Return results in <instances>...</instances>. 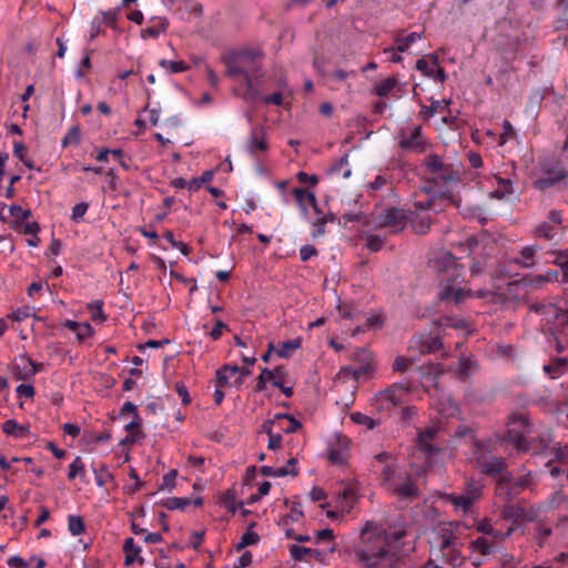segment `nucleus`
<instances>
[{
	"mask_svg": "<svg viewBox=\"0 0 568 568\" xmlns=\"http://www.w3.org/2000/svg\"><path fill=\"white\" fill-rule=\"evenodd\" d=\"M302 346V339L296 337L294 339H288L278 345L276 349V354L281 358H290L293 352L297 351Z\"/></svg>",
	"mask_w": 568,
	"mask_h": 568,
	"instance_id": "nucleus-35",
	"label": "nucleus"
},
{
	"mask_svg": "<svg viewBox=\"0 0 568 568\" xmlns=\"http://www.w3.org/2000/svg\"><path fill=\"white\" fill-rule=\"evenodd\" d=\"M339 314L343 318H357L361 312L354 307L353 305L345 304L343 306H338Z\"/></svg>",
	"mask_w": 568,
	"mask_h": 568,
	"instance_id": "nucleus-64",
	"label": "nucleus"
},
{
	"mask_svg": "<svg viewBox=\"0 0 568 568\" xmlns=\"http://www.w3.org/2000/svg\"><path fill=\"white\" fill-rule=\"evenodd\" d=\"M398 146L404 151L425 153L427 150V140L423 135L422 126L417 125L407 136L403 131L399 134Z\"/></svg>",
	"mask_w": 568,
	"mask_h": 568,
	"instance_id": "nucleus-13",
	"label": "nucleus"
},
{
	"mask_svg": "<svg viewBox=\"0 0 568 568\" xmlns=\"http://www.w3.org/2000/svg\"><path fill=\"white\" fill-rule=\"evenodd\" d=\"M126 416H132V420L123 425L124 429L128 432V435L121 440L122 445L133 443L135 438L132 434V429L140 427L138 407L131 402H125L123 404L116 419L122 420L125 419Z\"/></svg>",
	"mask_w": 568,
	"mask_h": 568,
	"instance_id": "nucleus-16",
	"label": "nucleus"
},
{
	"mask_svg": "<svg viewBox=\"0 0 568 568\" xmlns=\"http://www.w3.org/2000/svg\"><path fill=\"white\" fill-rule=\"evenodd\" d=\"M404 473H398L396 467L392 465H385L381 471V485L388 491L390 488L403 478Z\"/></svg>",
	"mask_w": 568,
	"mask_h": 568,
	"instance_id": "nucleus-30",
	"label": "nucleus"
},
{
	"mask_svg": "<svg viewBox=\"0 0 568 568\" xmlns=\"http://www.w3.org/2000/svg\"><path fill=\"white\" fill-rule=\"evenodd\" d=\"M497 189H495L490 196L496 200H503L513 194V182L509 179L497 178Z\"/></svg>",
	"mask_w": 568,
	"mask_h": 568,
	"instance_id": "nucleus-36",
	"label": "nucleus"
},
{
	"mask_svg": "<svg viewBox=\"0 0 568 568\" xmlns=\"http://www.w3.org/2000/svg\"><path fill=\"white\" fill-rule=\"evenodd\" d=\"M547 222H550V224H552V226H556L557 229H559L560 231L564 232V226H562L564 213L561 210H556V209L550 210L548 212Z\"/></svg>",
	"mask_w": 568,
	"mask_h": 568,
	"instance_id": "nucleus-58",
	"label": "nucleus"
},
{
	"mask_svg": "<svg viewBox=\"0 0 568 568\" xmlns=\"http://www.w3.org/2000/svg\"><path fill=\"white\" fill-rule=\"evenodd\" d=\"M432 267L440 277L438 298L443 302L453 301L456 305L468 298L485 297L484 291L473 292L469 288L460 286L463 282L464 267L458 264L457 258L448 252L436 256L432 262Z\"/></svg>",
	"mask_w": 568,
	"mask_h": 568,
	"instance_id": "nucleus-1",
	"label": "nucleus"
},
{
	"mask_svg": "<svg viewBox=\"0 0 568 568\" xmlns=\"http://www.w3.org/2000/svg\"><path fill=\"white\" fill-rule=\"evenodd\" d=\"M328 175L342 174L344 179H348L352 175V170L348 166V154L345 153L339 158L332 166L327 170Z\"/></svg>",
	"mask_w": 568,
	"mask_h": 568,
	"instance_id": "nucleus-32",
	"label": "nucleus"
},
{
	"mask_svg": "<svg viewBox=\"0 0 568 568\" xmlns=\"http://www.w3.org/2000/svg\"><path fill=\"white\" fill-rule=\"evenodd\" d=\"M191 504L200 507L203 505V499L202 497H169L163 501V506L169 510H184Z\"/></svg>",
	"mask_w": 568,
	"mask_h": 568,
	"instance_id": "nucleus-24",
	"label": "nucleus"
},
{
	"mask_svg": "<svg viewBox=\"0 0 568 568\" xmlns=\"http://www.w3.org/2000/svg\"><path fill=\"white\" fill-rule=\"evenodd\" d=\"M507 426L506 439L514 445L516 450L524 447L526 436L532 433L529 416L523 413H514L509 416Z\"/></svg>",
	"mask_w": 568,
	"mask_h": 568,
	"instance_id": "nucleus-7",
	"label": "nucleus"
},
{
	"mask_svg": "<svg viewBox=\"0 0 568 568\" xmlns=\"http://www.w3.org/2000/svg\"><path fill=\"white\" fill-rule=\"evenodd\" d=\"M475 447L476 459L484 474L495 476L506 469L507 465L505 459L503 457L488 455L487 452H485L486 444L484 442H475Z\"/></svg>",
	"mask_w": 568,
	"mask_h": 568,
	"instance_id": "nucleus-10",
	"label": "nucleus"
},
{
	"mask_svg": "<svg viewBox=\"0 0 568 568\" xmlns=\"http://www.w3.org/2000/svg\"><path fill=\"white\" fill-rule=\"evenodd\" d=\"M178 476V470L171 469L168 474L162 477V481L159 485L160 489L172 490L175 487V479Z\"/></svg>",
	"mask_w": 568,
	"mask_h": 568,
	"instance_id": "nucleus-59",
	"label": "nucleus"
},
{
	"mask_svg": "<svg viewBox=\"0 0 568 568\" xmlns=\"http://www.w3.org/2000/svg\"><path fill=\"white\" fill-rule=\"evenodd\" d=\"M390 494L397 496L399 499L415 500L419 498L420 490L417 481L409 473H404L403 478L390 488Z\"/></svg>",
	"mask_w": 568,
	"mask_h": 568,
	"instance_id": "nucleus-14",
	"label": "nucleus"
},
{
	"mask_svg": "<svg viewBox=\"0 0 568 568\" xmlns=\"http://www.w3.org/2000/svg\"><path fill=\"white\" fill-rule=\"evenodd\" d=\"M538 251V245H527L518 251V256L514 258V263L523 268L534 267L536 264V254Z\"/></svg>",
	"mask_w": 568,
	"mask_h": 568,
	"instance_id": "nucleus-23",
	"label": "nucleus"
},
{
	"mask_svg": "<svg viewBox=\"0 0 568 568\" xmlns=\"http://www.w3.org/2000/svg\"><path fill=\"white\" fill-rule=\"evenodd\" d=\"M404 536L405 532L403 530H396L394 532H386L383 540L377 537L375 542L364 541L354 549L355 557L365 568H376L383 561L394 557L389 549L390 541H398Z\"/></svg>",
	"mask_w": 568,
	"mask_h": 568,
	"instance_id": "nucleus-3",
	"label": "nucleus"
},
{
	"mask_svg": "<svg viewBox=\"0 0 568 568\" xmlns=\"http://www.w3.org/2000/svg\"><path fill=\"white\" fill-rule=\"evenodd\" d=\"M561 233L562 231L556 226H552V224L547 221L540 222L535 226L532 231V234L536 239H542L546 241H556Z\"/></svg>",
	"mask_w": 568,
	"mask_h": 568,
	"instance_id": "nucleus-27",
	"label": "nucleus"
},
{
	"mask_svg": "<svg viewBox=\"0 0 568 568\" xmlns=\"http://www.w3.org/2000/svg\"><path fill=\"white\" fill-rule=\"evenodd\" d=\"M81 140V132L79 126L74 125L69 129L65 136L62 139V146L78 145Z\"/></svg>",
	"mask_w": 568,
	"mask_h": 568,
	"instance_id": "nucleus-52",
	"label": "nucleus"
},
{
	"mask_svg": "<svg viewBox=\"0 0 568 568\" xmlns=\"http://www.w3.org/2000/svg\"><path fill=\"white\" fill-rule=\"evenodd\" d=\"M566 328H568V311L560 307L558 314L550 323V332L551 334L565 335Z\"/></svg>",
	"mask_w": 568,
	"mask_h": 568,
	"instance_id": "nucleus-33",
	"label": "nucleus"
},
{
	"mask_svg": "<svg viewBox=\"0 0 568 568\" xmlns=\"http://www.w3.org/2000/svg\"><path fill=\"white\" fill-rule=\"evenodd\" d=\"M311 224L314 227V230L311 233L313 239L323 236L326 233V230H325L326 222L324 219V214H322L321 216H317L314 221H312Z\"/></svg>",
	"mask_w": 568,
	"mask_h": 568,
	"instance_id": "nucleus-57",
	"label": "nucleus"
},
{
	"mask_svg": "<svg viewBox=\"0 0 568 568\" xmlns=\"http://www.w3.org/2000/svg\"><path fill=\"white\" fill-rule=\"evenodd\" d=\"M449 101L446 100H436L432 101V104L429 106H423V113L426 118H432L435 115L438 109H444L446 105H448Z\"/></svg>",
	"mask_w": 568,
	"mask_h": 568,
	"instance_id": "nucleus-61",
	"label": "nucleus"
},
{
	"mask_svg": "<svg viewBox=\"0 0 568 568\" xmlns=\"http://www.w3.org/2000/svg\"><path fill=\"white\" fill-rule=\"evenodd\" d=\"M357 501V496L353 487H344L337 496L336 507L342 513H349Z\"/></svg>",
	"mask_w": 568,
	"mask_h": 568,
	"instance_id": "nucleus-26",
	"label": "nucleus"
},
{
	"mask_svg": "<svg viewBox=\"0 0 568 568\" xmlns=\"http://www.w3.org/2000/svg\"><path fill=\"white\" fill-rule=\"evenodd\" d=\"M160 65L165 69L169 68L171 73H181L189 69V65L182 60L169 61L163 59L160 61Z\"/></svg>",
	"mask_w": 568,
	"mask_h": 568,
	"instance_id": "nucleus-54",
	"label": "nucleus"
},
{
	"mask_svg": "<svg viewBox=\"0 0 568 568\" xmlns=\"http://www.w3.org/2000/svg\"><path fill=\"white\" fill-rule=\"evenodd\" d=\"M9 215L14 217L17 222H22L31 216L30 210H24L18 204H12L8 207Z\"/></svg>",
	"mask_w": 568,
	"mask_h": 568,
	"instance_id": "nucleus-53",
	"label": "nucleus"
},
{
	"mask_svg": "<svg viewBox=\"0 0 568 568\" xmlns=\"http://www.w3.org/2000/svg\"><path fill=\"white\" fill-rule=\"evenodd\" d=\"M268 150V142L266 139V131L263 125L253 126L246 142V151L256 156L261 152Z\"/></svg>",
	"mask_w": 568,
	"mask_h": 568,
	"instance_id": "nucleus-18",
	"label": "nucleus"
},
{
	"mask_svg": "<svg viewBox=\"0 0 568 568\" xmlns=\"http://www.w3.org/2000/svg\"><path fill=\"white\" fill-rule=\"evenodd\" d=\"M262 57V51L246 49L232 54L226 61L225 74L230 78L236 79L243 77L248 72L246 69L248 63H253L257 58Z\"/></svg>",
	"mask_w": 568,
	"mask_h": 568,
	"instance_id": "nucleus-9",
	"label": "nucleus"
},
{
	"mask_svg": "<svg viewBox=\"0 0 568 568\" xmlns=\"http://www.w3.org/2000/svg\"><path fill=\"white\" fill-rule=\"evenodd\" d=\"M386 239L378 234H368L366 236V247L372 252H378L383 248Z\"/></svg>",
	"mask_w": 568,
	"mask_h": 568,
	"instance_id": "nucleus-51",
	"label": "nucleus"
},
{
	"mask_svg": "<svg viewBox=\"0 0 568 568\" xmlns=\"http://www.w3.org/2000/svg\"><path fill=\"white\" fill-rule=\"evenodd\" d=\"M2 430L7 435L20 437L26 427L18 424L14 419H8L2 424Z\"/></svg>",
	"mask_w": 568,
	"mask_h": 568,
	"instance_id": "nucleus-50",
	"label": "nucleus"
},
{
	"mask_svg": "<svg viewBox=\"0 0 568 568\" xmlns=\"http://www.w3.org/2000/svg\"><path fill=\"white\" fill-rule=\"evenodd\" d=\"M550 459H554L556 463H559L561 466H568V446H555L551 447L549 455Z\"/></svg>",
	"mask_w": 568,
	"mask_h": 568,
	"instance_id": "nucleus-46",
	"label": "nucleus"
},
{
	"mask_svg": "<svg viewBox=\"0 0 568 568\" xmlns=\"http://www.w3.org/2000/svg\"><path fill=\"white\" fill-rule=\"evenodd\" d=\"M463 545L460 537L454 530V524H445L438 527L432 547V555L437 560L448 564L452 567H459L463 565L465 557L460 551Z\"/></svg>",
	"mask_w": 568,
	"mask_h": 568,
	"instance_id": "nucleus-2",
	"label": "nucleus"
},
{
	"mask_svg": "<svg viewBox=\"0 0 568 568\" xmlns=\"http://www.w3.org/2000/svg\"><path fill=\"white\" fill-rule=\"evenodd\" d=\"M83 474H84V464H83L81 457L78 456V457H75V459L71 463V465L69 467L68 479L72 480L77 476H81Z\"/></svg>",
	"mask_w": 568,
	"mask_h": 568,
	"instance_id": "nucleus-56",
	"label": "nucleus"
},
{
	"mask_svg": "<svg viewBox=\"0 0 568 568\" xmlns=\"http://www.w3.org/2000/svg\"><path fill=\"white\" fill-rule=\"evenodd\" d=\"M437 327H454V328H465L466 322L463 318H456L453 316H443L433 322Z\"/></svg>",
	"mask_w": 568,
	"mask_h": 568,
	"instance_id": "nucleus-45",
	"label": "nucleus"
},
{
	"mask_svg": "<svg viewBox=\"0 0 568 568\" xmlns=\"http://www.w3.org/2000/svg\"><path fill=\"white\" fill-rule=\"evenodd\" d=\"M483 487L475 480H469L460 494H445L444 499L454 506L456 511L467 513L480 499Z\"/></svg>",
	"mask_w": 568,
	"mask_h": 568,
	"instance_id": "nucleus-8",
	"label": "nucleus"
},
{
	"mask_svg": "<svg viewBox=\"0 0 568 568\" xmlns=\"http://www.w3.org/2000/svg\"><path fill=\"white\" fill-rule=\"evenodd\" d=\"M296 459L290 458L287 462V466L280 467V469H275L271 466H262L261 473L263 476L267 477H285L287 475L296 476L297 470L295 469Z\"/></svg>",
	"mask_w": 568,
	"mask_h": 568,
	"instance_id": "nucleus-28",
	"label": "nucleus"
},
{
	"mask_svg": "<svg viewBox=\"0 0 568 568\" xmlns=\"http://www.w3.org/2000/svg\"><path fill=\"white\" fill-rule=\"evenodd\" d=\"M552 534V529L550 526L545 524H537L535 527V540L538 542L540 547L544 546L546 539Z\"/></svg>",
	"mask_w": 568,
	"mask_h": 568,
	"instance_id": "nucleus-49",
	"label": "nucleus"
},
{
	"mask_svg": "<svg viewBox=\"0 0 568 568\" xmlns=\"http://www.w3.org/2000/svg\"><path fill=\"white\" fill-rule=\"evenodd\" d=\"M68 528L73 536H79L85 531V524L81 516L69 515Z\"/></svg>",
	"mask_w": 568,
	"mask_h": 568,
	"instance_id": "nucleus-44",
	"label": "nucleus"
},
{
	"mask_svg": "<svg viewBox=\"0 0 568 568\" xmlns=\"http://www.w3.org/2000/svg\"><path fill=\"white\" fill-rule=\"evenodd\" d=\"M349 418L353 423L357 425L365 426L367 429H374L379 423L374 418L361 413L354 412L349 415Z\"/></svg>",
	"mask_w": 568,
	"mask_h": 568,
	"instance_id": "nucleus-42",
	"label": "nucleus"
},
{
	"mask_svg": "<svg viewBox=\"0 0 568 568\" xmlns=\"http://www.w3.org/2000/svg\"><path fill=\"white\" fill-rule=\"evenodd\" d=\"M292 194L294 195L296 203L298 205L301 215L308 220V205L315 201V193L303 187H294L292 190Z\"/></svg>",
	"mask_w": 568,
	"mask_h": 568,
	"instance_id": "nucleus-22",
	"label": "nucleus"
},
{
	"mask_svg": "<svg viewBox=\"0 0 568 568\" xmlns=\"http://www.w3.org/2000/svg\"><path fill=\"white\" fill-rule=\"evenodd\" d=\"M422 168L425 172L433 174L432 178L427 179V184L423 187L428 194L434 193L437 186L448 185L458 180V173L454 170L453 165L444 163L436 153L428 154Z\"/></svg>",
	"mask_w": 568,
	"mask_h": 568,
	"instance_id": "nucleus-5",
	"label": "nucleus"
},
{
	"mask_svg": "<svg viewBox=\"0 0 568 568\" xmlns=\"http://www.w3.org/2000/svg\"><path fill=\"white\" fill-rule=\"evenodd\" d=\"M526 508L520 505H508L503 510V517L508 520H513L516 524L526 517Z\"/></svg>",
	"mask_w": 568,
	"mask_h": 568,
	"instance_id": "nucleus-39",
	"label": "nucleus"
},
{
	"mask_svg": "<svg viewBox=\"0 0 568 568\" xmlns=\"http://www.w3.org/2000/svg\"><path fill=\"white\" fill-rule=\"evenodd\" d=\"M476 529L481 534L493 537L494 540L505 539L509 537L515 530V528L511 526L508 527L506 531H500L493 526L489 519L486 518L477 523Z\"/></svg>",
	"mask_w": 568,
	"mask_h": 568,
	"instance_id": "nucleus-25",
	"label": "nucleus"
},
{
	"mask_svg": "<svg viewBox=\"0 0 568 568\" xmlns=\"http://www.w3.org/2000/svg\"><path fill=\"white\" fill-rule=\"evenodd\" d=\"M409 387L403 383H395L389 387L376 393L371 399V405L378 412H389L404 403Z\"/></svg>",
	"mask_w": 568,
	"mask_h": 568,
	"instance_id": "nucleus-6",
	"label": "nucleus"
},
{
	"mask_svg": "<svg viewBox=\"0 0 568 568\" xmlns=\"http://www.w3.org/2000/svg\"><path fill=\"white\" fill-rule=\"evenodd\" d=\"M432 220L428 215H416L412 220V227L417 234H426L430 229Z\"/></svg>",
	"mask_w": 568,
	"mask_h": 568,
	"instance_id": "nucleus-41",
	"label": "nucleus"
},
{
	"mask_svg": "<svg viewBox=\"0 0 568 568\" xmlns=\"http://www.w3.org/2000/svg\"><path fill=\"white\" fill-rule=\"evenodd\" d=\"M559 310H560V306L558 304H556V303H547L545 305V308L542 310V313H540L539 315H541L550 324L551 321L558 314Z\"/></svg>",
	"mask_w": 568,
	"mask_h": 568,
	"instance_id": "nucleus-62",
	"label": "nucleus"
},
{
	"mask_svg": "<svg viewBox=\"0 0 568 568\" xmlns=\"http://www.w3.org/2000/svg\"><path fill=\"white\" fill-rule=\"evenodd\" d=\"M151 26L144 28V38H158L161 33H163L168 26V20L162 17H153L151 20Z\"/></svg>",
	"mask_w": 568,
	"mask_h": 568,
	"instance_id": "nucleus-34",
	"label": "nucleus"
},
{
	"mask_svg": "<svg viewBox=\"0 0 568 568\" xmlns=\"http://www.w3.org/2000/svg\"><path fill=\"white\" fill-rule=\"evenodd\" d=\"M102 307L103 302L101 300H97L89 305L92 321L101 323L105 320Z\"/></svg>",
	"mask_w": 568,
	"mask_h": 568,
	"instance_id": "nucleus-55",
	"label": "nucleus"
},
{
	"mask_svg": "<svg viewBox=\"0 0 568 568\" xmlns=\"http://www.w3.org/2000/svg\"><path fill=\"white\" fill-rule=\"evenodd\" d=\"M407 224V215L403 209L387 207L376 217L377 227L390 229L392 233L400 232Z\"/></svg>",
	"mask_w": 568,
	"mask_h": 568,
	"instance_id": "nucleus-11",
	"label": "nucleus"
},
{
	"mask_svg": "<svg viewBox=\"0 0 568 568\" xmlns=\"http://www.w3.org/2000/svg\"><path fill=\"white\" fill-rule=\"evenodd\" d=\"M409 347L417 349L420 354H433L443 347V341L439 336L420 333L412 337Z\"/></svg>",
	"mask_w": 568,
	"mask_h": 568,
	"instance_id": "nucleus-15",
	"label": "nucleus"
},
{
	"mask_svg": "<svg viewBox=\"0 0 568 568\" xmlns=\"http://www.w3.org/2000/svg\"><path fill=\"white\" fill-rule=\"evenodd\" d=\"M290 556L294 561H310V559H314L317 562L323 564L327 557V554L317 548H308L300 545H291L288 547Z\"/></svg>",
	"mask_w": 568,
	"mask_h": 568,
	"instance_id": "nucleus-19",
	"label": "nucleus"
},
{
	"mask_svg": "<svg viewBox=\"0 0 568 568\" xmlns=\"http://www.w3.org/2000/svg\"><path fill=\"white\" fill-rule=\"evenodd\" d=\"M338 447L329 446L327 448V458L334 465H345L347 462L348 439L346 437H338Z\"/></svg>",
	"mask_w": 568,
	"mask_h": 568,
	"instance_id": "nucleus-21",
	"label": "nucleus"
},
{
	"mask_svg": "<svg viewBox=\"0 0 568 568\" xmlns=\"http://www.w3.org/2000/svg\"><path fill=\"white\" fill-rule=\"evenodd\" d=\"M551 442L552 439L549 434H541L536 437L527 438L524 442V447L518 448L517 452L529 453L534 456H548L551 449Z\"/></svg>",
	"mask_w": 568,
	"mask_h": 568,
	"instance_id": "nucleus-17",
	"label": "nucleus"
},
{
	"mask_svg": "<svg viewBox=\"0 0 568 568\" xmlns=\"http://www.w3.org/2000/svg\"><path fill=\"white\" fill-rule=\"evenodd\" d=\"M430 59H432L433 65L436 67V70H433V75H430L429 78L434 79L435 81L442 82V83L445 82L447 79V74L443 68L438 67V63H439L438 57L436 54H432Z\"/></svg>",
	"mask_w": 568,
	"mask_h": 568,
	"instance_id": "nucleus-60",
	"label": "nucleus"
},
{
	"mask_svg": "<svg viewBox=\"0 0 568 568\" xmlns=\"http://www.w3.org/2000/svg\"><path fill=\"white\" fill-rule=\"evenodd\" d=\"M240 372L237 365H224L215 372V383L219 387H225L230 385V377Z\"/></svg>",
	"mask_w": 568,
	"mask_h": 568,
	"instance_id": "nucleus-31",
	"label": "nucleus"
},
{
	"mask_svg": "<svg viewBox=\"0 0 568 568\" xmlns=\"http://www.w3.org/2000/svg\"><path fill=\"white\" fill-rule=\"evenodd\" d=\"M21 362L27 363L29 367L23 366L22 372L17 373L19 379H27L42 369L43 364L32 361L29 357H21Z\"/></svg>",
	"mask_w": 568,
	"mask_h": 568,
	"instance_id": "nucleus-38",
	"label": "nucleus"
},
{
	"mask_svg": "<svg viewBox=\"0 0 568 568\" xmlns=\"http://www.w3.org/2000/svg\"><path fill=\"white\" fill-rule=\"evenodd\" d=\"M538 168L539 175L532 182L536 190L545 192L552 187L568 186V170L560 160L554 156L541 158Z\"/></svg>",
	"mask_w": 568,
	"mask_h": 568,
	"instance_id": "nucleus-4",
	"label": "nucleus"
},
{
	"mask_svg": "<svg viewBox=\"0 0 568 568\" xmlns=\"http://www.w3.org/2000/svg\"><path fill=\"white\" fill-rule=\"evenodd\" d=\"M420 369L423 371V376L433 382H436L444 372L443 365L440 363H432L427 366H423Z\"/></svg>",
	"mask_w": 568,
	"mask_h": 568,
	"instance_id": "nucleus-48",
	"label": "nucleus"
},
{
	"mask_svg": "<svg viewBox=\"0 0 568 568\" xmlns=\"http://www.w3.org/2000/svg\"><path fill=\"white\" fill-rule=\"evenodd\" d=\"M531 484V473L523 475L516 479H511L509 477H503L500 480L501 487H507L509 489L513 488H521L525 489Z\"/></svg>",
	"mask_w": 568,
	"mask_h": 568,
	"instance_id": "nucleus-37",
	"label": "nucleus"
},
{
	"mask_svg": "<svg viewBox=\"0 0 568 568\" xmlns=\"http://www.w3.org/2000/svg\"><path fill=\"white\" fill-rule=\"evenodd\" d=\"M423 38V33L419 32H410L408 36L400 38L397 37L395 39L397 51L398 52H406L410 44L415 43L417 40H420Z\"/></svg>",
	"mask_w": 568,
	"mask_h": 568,
	"instance_id": "nucleus-40",
	"label": "nucleus"
},
{
	"mask_svg": "<svg viewBox=\"0 0 568 568\" xmlns=\"http://www.w3.org/2000/svg\"><path fill=\"white\" fill-rule=\"evenodd\" d=\"M356 361H361L362 364L358 366H346L341 368V374L345 377H352L355 381H359L363 377L369 375L374 371V365L371 358V354L362 348L355 353Z\"/></svg>",
	"mask_w": 568,
	"mask_h": 568,
	"instance_id": "nucleus-12",
	"label": "nucleus"
},
{
	"mask_svg": "<svg viewBox=\"0 0 568 568\" xmlns=\"http://www.w3.org/2000/svg\"><path fill=\"white\" fill-rule=\"evenodd\" d=\"M473 551L480 555L488 556L494 554L498 549V541L490 540L487 537H479L470 542Z\"/></svg>",
	"mask_w": 568,
	"mask_h": 568,
	"instance_id": "nucleus-29",
	"label": "nucleus"
},
{
	"mask_svg": "<svg viewBox=\"0 0 568 568\" xmlns=\"http://www.w3.org/2000/svg\"><path fill=\"white\" fill-rule=\"evenodd\" d=\"M437 435V429L428 427L418 434L417 445L420 452L426 456L433 457L439 453V448L433 444Z\"/></svg>",
	"mask_w": 568,
	"mask_h": 568,
	"instance_id": "nucleus-20",
	"label": "nucleus"
},
{
	"mask_svg": "<svg viewBox=\"0 0 568 568\" xmlns=\"http://www.w3.org/2000/svg\"><path fill=\"white\" fill-rule=\"evenodd\" d=\"M397 84L398 80L395 77L387 78L376 84L375 93L378 97H386Z\"/></svg>",
	"mask_w": 568,
	"mask_h": 568,
	"instance_id": "nucleus-47",
	"label": "nucleus"
},
{
	"mask_svg": "<svg viewBox=\"0 0 568 568\" xmlns=\"http://www.w3.org/2000/svg\"><path fill=\"white\" fill-rule=\"evenodd\" d=\"M253 526H255L254 523H252L247 530L242 535L241 541L236 546V550H242L243 548L251 545H256L260 541V536L251 530Z\"/></svg>",
	"mask_w": 568,
	"mask_h": 568,
	"instance_id": "nucleus-43",
	"label": "nucleus"
},
{
	"mask_svg": "<svg viewBox=\"0 0 568 568\" xmlns=\"http://www.w3.org/2000/svg\"><path fill=\"white\" fill-rule=\"evenodd\" d=\"M516 132L510 121L505 119L503 121V133L500 134V144H505L508 140L515 138Z\"/></svg>",
	"mask_w": 568,
	"mask_h": 568,
	"instance_id": "nucleus-63",
	"label": "nucleus"
}]
</instances>
